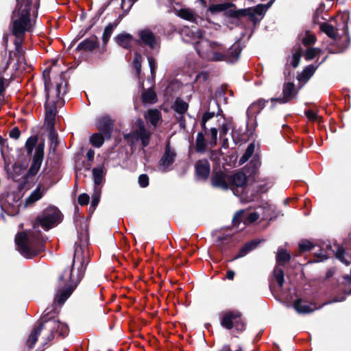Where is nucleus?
Wrapping results in <instances>:
<instances>
[{
    "label": "nucleus",
    "mask_w": 351,
    "mask_h": 351,
    "mask_svg": "<svg viewBox=\"0 0 351 351\" xmlns=\"http://www.w3.org/2000/svg\"><path fill=\"white\" fill-rule=\"evenodd\" d=\"M80 223V226L78 221L76 220L78 239L75 242L72 265L58 274L56 282L57 293L53 304L43 313H48L50 317L45 322V324H49L50 327V333L45 339V343L54 339L56 335L64 338L69 332L67 324L62 323L55 318L59 313L60 309L58 308H61L81 282L89 262L84 256V249L88 246L89 241L88 227L86 223L81 221Z\"/></svg>",
    "instance_id": "1"
},
{
    "label": "nucleus",
    "mask_w": 351,
    "mask_h": 351,
    "mask_svg": "<svg viewBox=\"0 0 351 351\" xmlns=\"http://www.w3.org/2000/svg\"><path fill=\"white\" fill-rule=\"evenodd\" d=\"M63 218L60 210L54 206L45 208L35 219L32 230L23 231L16 234L15 243L19 253L26 258H33L45 250V240L41 231L40 226L48 231L60 223Z\"/></svg>",
    "instance_id": "2"
},
{
    "label": "nucleus",
    "mask_w": 351,
    "mask_h": 351,
    "mask_svg": "<svg viewBox=\"0 0 351 351\" xmlns=\"http://www.w3.org/2000/svg\"><path fill=\"white\" fill-rule=\"evenodd\" d=\"M43 77L46 93L45 117L43 130L44 132H55L57 129L56 127L57 107L62 106L64 104L62 96L66 92L67 82L64 79V72H61L56 76L53 82L51 81L49 70H45Z\"/></svg>",
    "instance_id": "3"
},
{
    "label": "nucleus",
    "mask_w": 351,
    "mask_h": 351,
    "mask_svg": "<svg viewBox=\"0 0 351 351\" xmlns=\"http://www.w3.org/2000/svg\"><path fill=\"white\" fill-rule=\"evenodd\" d=\"M39 0H21L18 2L16 10L12 16L10 28L14 40L15 52L17 56V64L21 66L25 64L24 50L22 46L23 36L26 32L32 30L30 12L33 9L37 10L39 6Z\"/></svg>",
    "instance_id": "4"
},
{
    "label": "nucleus",
    "mask_w": 351,
    "mask_h": 351,
    "mask_svg": "<svg viewBox=\"0 0 351 351\" xmlns=\"http://www.w3.org/2000/svg\"><path fill=\"white\" fill-rule=\"evenodd\" d=\"M219 106L217 99L209 101V108L200 121V125L204 132H234V125L231 120L226 119L219 114Z\"/></svg>",
    "instance_id": "5"
},
{
    "label": "nucleus",
    "mask_w": 351,
    "mask_h": 351,
    "mask_svg": "<svg viewBox=\"0 0 351 351\" xmlns=\"http://www.w3.org/2000/svg\"><path fill=\"white\" fill-rule=\"evenodd\" d=\"M195 49L202 58L207 60L223 61L224 58L223 53L219 51L220 45L205 38L204 36L195 45Z\"/></svg>",
    "instance_id": "6"
},
{
    "label": "nucleus",
    "mask_w": 351,
    "mask_h": 351,
    "mask_svg": "<svg viewBox=\"0 0 351 351\" xmlns=\"http://www.w3.org/2000/svg\"><path fill=\"white\" fill-rule=\"evenodd\" d=\"M220 324L222 328L230 330L234 328L241 332L245 330V322L243 313L238 310H226L221 314Z\"/></svg>",
    "instance_id": "7"
},
{
    "label": "nucleus",
    "mask_w": 351,
    "mask_h": 351,
    "mask_svg": "<svg viewBox=\"0 0 351 351\" xmlns=\"http://www.w3.org/2000/svg\"><path fill=\"white\" fill-rule=\"evenodd\" d=\"M265 101L258 100L251 104L247 110V131L254 132L256 128V115L265 107Z\"/></svg>",
    "instance_id": "8"
},
{
    "label": "nucleus",
    "mask_w": 351,
    "mask_h": 351,
    "mask_svg": "<svg viewBox=\"0 0 351 351\" xmlns=\"http://www.w3.org/2000/svg\"><path fill=\"white\" fill-rule=\"evenodd\" d=\"M140 44L147 46L152 50L158 51L160 40L149 29H143L138 32Z\"/></svg>",
    "instance_id": "9"
},
{
    "label": "nucleus",
    "mask_w": 351,
    "mask_h": 351,
    "mask_svg": "<svg viewBox=\"0 0 351 351\" xmlns=\"http://www.w3.org/2000/svg\"><path fill=\"white\" fill-rule=\"evenodd\" d=\"M181 36L182 40L187 43H191L195 45L199 43L204 36V31L196 27H184L181 31Z\"/></svg>",
    "instance_id": "10"
},
{
    "label": "nucleus",
    "mask_w": 351,
    "mask_h": 351,
    "mask_svg": "<svg viewBox=\"0 0 351 351\" xmlns=\"http://www.w3.org/2000/svg\"><path fill=\"white\" fill-rule=\"evenodd\" d=\"M50 317L48 313H43L40 319L38 320V325L36 326L30 334L27 339L26 340V346L29 348H34L36 343L38 341V338L40 336L41 331L45 328V322L49 320Z\"/></svg>",
    "instance_id": "11"
},
{
    "label": "nucleus",
    "mask_w": 351,
    "mask_h": 351,
    "mask_svg": "<svg viewBox=\"0 0 351 351\" xmlns=\"http://www.w3.org/2000/svg\"><path fill=\"white\" fill-rule=\"evenodd\" d=\"M168 138L165 143V152L160 160H159V165L162 168L163 171H167L169 167L175 162L176 153L175 150L171 147L170 138Z\"/></svg>",
    "instance_id": "12"
},
{
    "label": "nucleus",
    "mask_w": 351,
    "mask_h": 351,
    "mask_svg": "<svg viewBox=\"0 0 351 351\" xmlns=\"http://www.w3.org/2000/svg\"><path fill=\"white\" fill-rule=\"evenodd\" d=\"M195 176L197 180L206 181L210 174V165L206 159H199L195 164Z\"/></svg>",
    "instance_id": "13"
},
{
    "label": "nucleus",
    "mask_w": 351,
    "mask_h": 351,
    "mask_svg": "<svg viewBox=\"0 0 351 351\" xmlns=\"http://www.w3.org/2000/svg\"><path fill=\"white\" fill-rule=\"evenodd\" d=\"M44 157V145L43 144H38L36 147V150L33 156L31 166L28 170L27 174L34 176L38 172Z\"/></svg>",
    "instance_id": "14"
},
{
    "label": "nucleus",
    "mask_w": 351,
    "mask_h": 351,
    "mask_svg": "<svg viewBox=\"0 0 351 351\" xmlns=\"http://www.w3.org/2000/svg\"><path fill=\"white\" fill-rule=\"evenodd\" d=\"M152 134V133H125L123 137L128 144L131 147L135 146L138 141H141L143 147H145L149 144Z\"/></svg>",
    "instance_id": "15"
},
{
    "label": "nucleus",
    "mask_w": 351,
    "mask_h": 351,
    "mask_svg": "<svg viewBox=\"0 0 351 351\" xmlns=\"http://www.w3.org/2000/svg\"><path fill=\"white\" fill-rule=\"evenodd\" d=\"M228 176L229 175L221 170L213 173L210 178L212 186L215 188L228 190L229 189Z\"/></svg>",
    "instance_id": "16"
},
{
    "label": "nucleus",
    "mask_w": 351,
    "mask_h": 351,
    "mask_svg": "<svg viewBox=\"0 0 351 351\" xmlns=\"http://www.w3.org/2000/svg\"><path fill=\"white\" fill-rule=\"evenodd\" d=\"M229 187L235 186L237 188H241L243 191L244 187L247 184V176L243 171H238L232 175H229L228 177Z\"/></svg>",
    "instance_id": "17"
},
{
    "label": "nucleus",
    "mask_w": 351,
    "mask_h": 351,
    "mask_svg": "<svg viewBox=\"0 0 351 351\" xmlns=\"http://www.w3.org/2000/svg\"><path fill=\"white\" fill-rule=\"evenodd\" d=\"M114 122V121L109 115H101L96 119V128L99 132H112Z\"/></svg>",
    "instance_id": "18"
},
{
    "label": "nucleus",
    "mask_w": 351,
    "mask_h": 351,
    "mask_svg": "<svg viewBox=\"0 0 351 351\" xmlns=\"http://www.w3.org/2000/svg\"><path fill=\"white\" fill-rule=\"evenodd\" d=\"M233 236L228 234H222L217 236L215 244L221 253L230 250L232 246Z\"/></svg>",
    "instance_id": "19"
},
{
    "label": "nucleus",
    "mask_w": 351,
    "mask_h": 351,
    "mask_svg": "<svg viewBox=\"0 0 351 351\" xmlns=\"http://www.w3.org/2000/svg\"><path fill=\"white\" fill-rule=\"evenodd\" d=\"M293 307L299 314H309L316 309L314 304L303 301L302 298H297L293 302Z\"/></svg>",
    "instance_id": "20"
},
{
    "label": "nucleus",
    "mask_w": 351,
    "mask_h": 351,
    "mask_svg": "<svg viewBox=\"0 0 351 351\" xmlns=\"http://www.w3.org/2000/svg\"><path fill=\"white\" fill-rule=\"evenodd\" d=\"M294 90V84L291 82L285 84L282 89V96L277 98H272V101H278L280 104H285L291 101L293 98Z\"/></svg>",
    "instance_id": "21"
},
{
    "label": "nucleus",
    "mask_w": 351,
    "mask_h": 351,
    "mask_svg": "<svg viewBox=\"0 0 351 351\" xmlns=\"http://www.w3.org/2000/svg\"><path fill=\"white\" fill-rule=\"evenodd\" d=\"M261 241L258 239H254L245 243L242 247L239 250L237 255H235L232 261L241 258L245 256L252 250H255L260 244Z\"/></svg>",
    "instance_id": "22"
},
{
    "label": "nucleus",
    "mask_w": 351,
    "mask_h": 351,
    "mask_svg": "<svg viewBox=\"0 0 351 351\" xmlns=\"http://www.w3.org/2000/svg\"><path fill=\"white\" fill-rule=\"evenodd\" d=\"M241 52V48L239 43L232 45L228 49L226 54L224 56L223 60L228 62H234L240 56Z\"/></svg>",
    "instance_id": "23"
},
{
    "label": "nucleus",
    "mask_w": 351,
    "mask_h": 351,
    "mask_svg": "<svg viewBox=\"0 0 351 351\" xmlns=\"http://www.w3.org/2000/svg\"><path fill=\"white\" fill-rule=\"evenodd\" d=\"M114 39L120 47L130 49L132 47L133 36L130 34L124 32L117 35Z\"/></svg>",
    "instance_id": "24"
},
{
    "label": "nucleus",
    "mask_w": 351,
    "mask_h": 351,
    "mask_svg": "<svg viewBox=\"0 0 351 351\" xmlns=\"http://www.w3.org/2000/svg\"><path fill=\"white\" fill-rule=\"evenodd\" d=\"M98 45V38L96 36H92L80 43L77 45L76 49L81 51H91L94 49L95 47H97Z\"/></svg>",
    "instance_id": "25"
},
{
    "label": "nucleus",
    "mask_w": 351,
    "mask_h": 351,
    "mask_svg": "<svg viewBox=\"0 0 351 351\" xmlns=\"http://www.w3.org/2000/svg\"><path fill=\"white\" fill-rule=\"evenodd\" d=\"M93 178L94 180L95 187L97 189H100L99 185L101 184L104 177V166L101 165L93 169Z\"/></svg>",
    "instance_id": "26"
},
{
    "label": "nucleus",
    "mask_w": 351,
    "mask_h": 351,
    "mask_svg": "<svg viewBox=\"0 0 351 351\" xmlns=\"http://www.w3.org/2000/svg\"><path fill=\"white\" fill-rule=\"evenodd\" d=\"M42 184L39 183L36 189L34 190L30 195L26 199V204H29L36 202L39 200L43 195V193L47 191V189L43 188L41 191Z\"/></svg>",
    "instance_id": "27"
},
{
    "label": "nucleus",
    "mask_w": 351,
    "mask_h": 351,
    "mask_svg": "<svg viewBox=\"0 0 351 351\" xmlns=\"http://www.w3.org/2000/svg\"><path fill=\"white\" fill-rule=\"evenodd\" d=\"M209 133H197V136L195 141V151L197 153H204L206 149L207 142L205 135Z\"/></svg>",
    "instance_id": "28"
},
{
    "label": "nucleus",
    "mask_w": 351,
    "mask_h": 351,
    "mask_svg": "<svg viewBox=\"0 0 351 351\" xmlns=\"http://www.w3.org/2000/svg\"><path fill=\"white\" fill-rule=\"evenodd\" d=\"M147 123L156 126L161 119L160 112L156 109L149 110L145 115Z\"/></svg>",
    "instance_id": "29"
},
{
    "label": "nucleus",
    "mask_w": 351,
    "mask_h": 351,
    "mask_svg": "<svg viewBox=\"0 0 351 351\" xmlns=\"http://www.w3.org/2000/svg\"><path fill=\"white\" fill-rule=\"evenodd\" d=\"M291 256L290 253L285 249H280L276 254V263L280 266H284L286 263H289Z\"/></svg>",
    "instance_id": "30"
},
{
    "label": "nucleus",
    "mask_w": 351,
    "mask_h": 351,
    "mask_svg": "<svg viewBox=\"0 0 351 351\" xmlns=\"http://www.w3.org/2000/svg\"><path fill=\"white\" fill-rule=\"evenodd\" d=\"M319 65L311 64L307 66L303 71L299 75L298 79L300 81H307L314 74Z\"/></svg>",
    "instance_id": "31"
},
{
    "label": "nucleus",
    "mask_w": 351,
    "mask_h": 351,
    "mask_svg": "<svg viewBox=\"0 0 351 351\" xmlns=\"http://www.w3.org/2000/svg\"><path fill=\"white\" fill-rule=\"evenodd\" d=\"M188 104L180 98H177L173 105V110L178 112L179 115L184 114L188 110Z\"/></svg>",
    "instance_id": "32"
},
{
    "label": "nucleus",
    "mask_w": 351,
    "mask_h": 351,
    "mask_svg": "<svg viewBox=\"0 0 351 351\" xmlns=\"http://www.w3.org/2000/svg\"><path fill=\"white\" fill-rule=\"evenodd\" d=\"M118 22L115 21L114 23H109L104 29L103 35H102V40L104 45H106L108 43L113 31L118 25Z\"/></svg>",
    "instance_id": "33"
},
{
    "label": "nucleus",
    "mask_w": 351,
    "mask_h": 351,
    "mask_svg": "<svg viewBox=\"0 0 351 351\" xmlns=\"http://www.w3.org/2000/svg\"><path fill=\"white\" fill-rule=\"evenodd\" d=\"M321 30L324 32L328 37L336 40L337 38V34L334 27L327 23H323L320 25Z\"/></svg>",
    "instance_id": "34"
},
{
    "label": "nucleus",
    "mask_w": 351,
    "mask_h": 351,
    "mask_svg": "<svg viewBox=\"0 0 351 351\" xmlns=\"http://www.w3.org/2000/svg\"><path fill=\"white\" fill-rule=\"evenodd\" d=\"M104 133H93L90 137V143L95 147H100L104 142ZM110 136L111 133H107Z\"/></svg>",
    "instance_id": "35"
},
{
    "label": "nucleus",
    "mask_w": 351,
    "mask_h": 351,
    "mask_svg": "<svg viewBox=\"0 0 351 351\" xmlns=\"http://www.w3.org/2000/svg\"><path fill=\"white\" fill-rule=\"evenodd\" d=\"M142 101L144 104H154L157 101L156 94L152 89H148L143 93Z\"/></svg>",
    "instance_id": "36"
},
{
    "label": "nucleus",
    "mask_w": 351,
    "mask_h": 351,
    "mask_svg": "<svg viewBox=\"0 0 351 351\" xmlns=\"http://www.w3.org/2000/svg\"><path fill=\"white\" fill-rule=\"evenodd\" d=\"M315 245L308 239H302L298 244L299 253L302 254L311 251Z\"/></svg>",
    "instance_id": "37"
},
{
    "label": "nucleus",
    "mask_w": 351,
    "mask_h": 351,
    "mask_svg": "<svg viewBox=\"0 0 351 351\" xmlns=\"http://www.w3.org/2000/svg\"><path fill=\"white\" fill-rule=\"evenodd\" d=\"M255 145L254 143H251L245 149V153L241 157L239 160V164L243 165L246 162L249 158L253 155L254 152Z\"/></svg>",
    "instance_id": "38"
},
{
    "label": "nucleus",
    "mask_w": 351,
    "mask_h": 351,
    "mask_svg": "<svg viewBox=\"0 0 351 351\" xmlns=\"http://www.w3.org/2000/svg\"><path fill=\"white\" fill-rule=\"evenodd\" d=\"M273 273L274 276L278 282V287L282 288L285 282V274L283 269L276 267Z\"/></svg>",
    "instance_id": "39"
},
{
    "label": "nucleus",
    "mask_w": 351,
    "mask_h": 351,
    "mask_svg": "<svg viewBox=\"0 0 351 351\" xmlns=\"http://www.w3.org/2000/svg\"><path fill=\"white\" fill-rule=\"evenodd\" d=\"M180 18L189 21H194L195 19V15L193 12L189 9H181L178 12V14Z\"/></svg>",
    "instance_id": "40"
},
{
    "label": "nucleus",
    "mask_w": 351,
    "mask_h": 351,
    "mask_svg": "<svg viewBox=\"0 0 351 351\" xmlns=\"http://www.w3.org/2000/svg\"><path fill=\"white\" fill-rule=\"evenodd\" d=\"M337 251L335 252V256L337 259H339L341 262L343 263L346 265H349L350 262L346 260L344 257L345 250L342 246L335 245Z\"/></svg>",
    "instance_id": "41"
},
{
    "label": "nucleus",
    "mask_w": 351,
    "mask_h": 351,
    "mask_svg": "<svg viewBox=\"0 0 351 351\" xmlns=\"http://www.w3.org/2000/svg\"><path fill=\"white\" fill-rule=\"evenodd\" d=\"M100 195L101 189H97V188H94V193L92 195L90 208H93V210L96 209V207L97 206L100 200Z\"/></svg>",
    "instance_id": "42"
},
{
    "label": "nucleus",
    "mask_w": 351,
    "mask_h": 351,
    "mask_svg": "<svg viewBox=\"0 0 351 351\" xmlns=\"http://www.w3.org/2000/svg\"><path fill=\"white\" fill-rule=\"evenodd\" d=\"M38 141V136H31L25 143L27 154H31Z\"/></svg>",
    "instance_id": "43"
},
{
    "label": "nucleus",
    "mask_w": 351,
    "mask_h": 351,
    "mask_svg": "<svg viewBox=\"0 0 351 351\" xmlns=\"http://www.w3.org/2000/svg\"><path fill=\"white\" fill-rule=\"evenodd\" d=\"M141 62L142 56L138 53H135L134 58L133 60V66L136 70V75L139 77L141 69Z\"/></svg>",
    "instance_id": "44"
},
{
    "label": "nucleus",
    "mask_w": 351,
    "mask_h": 351,
    "mask_svg": "<svg viewBox=\"0 0 351 351\" xmlns=\"http://www.w3.org/2000/svg\"><path fill=\"white\" fill-rule=\"evenodd\" d=\"M244 214V211L243 210H239L237 211L232 218V226L235 228H238L239 224L242 221V218Z\"/></svg>",
    "instance_id": "45"
},
{
    "label": "nucleus",
    "mask_w": 351,
    "mask_h": 351,
    "mask_svg": "<svg viewBox=\"0 0 351 351\" xmlns=\"http://www.w3.org/2000/svg\"><path fill=\"white\" fill-rule=\"evenodd\" d=\"M245 173L247 176V178H252L254 181L256 180V177L258 173V169H254V167L248 166V164L245 166Z\"/></svg>",
    "instance_id": "46"
},
{
    "label": "nucleus",
    "mask_w": 351,
    "mask_h": 351,
    "mask_svg": "<svg viewBox=\"0 0 351 351\" xmlns=\"http://www.w3.org/2000/svg\"><path fill=\"white\" fill-rule=\"evenodd\" d=\"M275 0H270L266 5L259 4L254 8V12L257 14H263L274 3Z\"/></svg>",
    "instance_id": "47"
},
{
    "label": "nucleus",
    "mask_w": 351,
    "mask_h": 351,
    "mask_svg": "<svg viewBox=\"0 0 351 351\" xmlns=\"http://www.w3.org/2000/svg\"><path fill=\"white\" fill-rule=\"evenodd\" d=\"M320 51L321 50L317 48H309L306 51L304 57L307 60H311L313 59Z\"/></svg>",
    "instance_id": "48"
},
{
    "label": "nucleus",
    "mask_w": 351,
    "mask_h": 351,
    "mask_svg": "<svg viewBox=\"0 0 351 351\" xmlns=\"http://www.w3.org/2000/svg\"><path fill=\"white\" fill-rule=\"evenodd\" d=\"M323 249L319 250V252H315L313 255V262H322L328 258V256L324 254Z\"/></svg>",
    "instance_id": "49"
},
{
    "label": "nucleus",
    "mask_w": 351,
    "mask_h": 351,
    "mask_svg": "<svg viewBox=\"0 0 351 351\" xmlns=\"http://www.w3.org/2000/svg\"><path fill=\"white\" fill-rule=\"evenodd\" d=\"M77 202L80 206L88 205L90 202V197L87 193H82L78 196Z\"/></svg>",
    "instance_id": "50"
},
{
    "label": "nucleus",
    "mask_w": 351,
    "mask_h": 351,
    "mask_svg": "<svg viewBox=\"0 0 351 351\" xmlns=\"http://www.w3.org/2000/svg\"><path fill=\"white\" fill-rule=\"evenodd\" d=\"M305 114L309 121L315 122L319 121L320 120V117H319V115L313 110H307L305 112Z\"/></svg>",
    "instance_id": "51"
},
{
    "label": "nucleus",
    "mask_w": 351,
    "mask_h": 351,
    "mask_svg": "<svg viewBox=\"0 0 351 351\" xmlns=\"http://www.w3.org/2000/svg\"><path fill=\"white\" fill-rule=\"evenodd\" d=\"M138 184L143 187L145 188L149 185V179L147 174H141L138 177Z\"/></svg>",
    "instance_id": "52"
},
{
    "label": "nucleus",
    "mask_w": 351,
    "mask_h": 351,
    "mask_svg": "<svg viewBox=\"0 0 351 351\" xmlns=\"http://www.w3.org/2000/svg\"><path fill=\"white\" fill-rule=\"evenodd\" d=\"M300 58L301 53L300 51L295 52L293 55L291 61V64L293 66V67L296 68L299 65Z\"/></svg>",
    "instance_id": "53"
},
{
    "label": "nucleus",
    "mask_w": 351,
    "mask_h": 351,
    "mask_svg": "<svg viewBox=\"0 0 351 351\" xmlns=\"http://www.w3.org/2000/svg\"><path fill=\"white\" fill-rule=\"evenodd\" d=\"M229 4H217L213 5L210 7V10L211 12H220L226 10L228 8Z\"/></svg>",
    "instance_id": "54"
},
{
    "label": "nucleus",
    "mask_w": 351,
    "mask_h": 351,
    "mask_svg": "<svg viewBox=\"0 0 351 351\" xmlns=\"http://www.w3.org/2000/svg\"><path fill=\"white\" fill-rule=\"evenodd\" d=\"M315 42V36L309 34H306V36L302 38V43L305 45H309L313 44Z\"/></svg>",
    "instance_id": "55"
},
{
    "label": "nucleus",
    "mask_w": 351,
    "mask_h": 351,
    "mask_svg": "<svg viewBox=\"0 0 351 351\" xmlns=\"http://www.w3.org/2000/svg\"><path fill=\"white\" fill-rule=\"evenodd\" d=\"M186 116L184 114L179 115L178 117V123L180 126V129L182 130H188V128L186 125Z\"/></svg>",
    "instance_id": "56"
},
{
    "label": "nucleus",
    "mask_w": 351,
    "mask_h": 351,
    "mask_svg": "<svg viewBox=\"0 0 351 351\" xmlns=\"http://www.w3.org/2000/svg\"><path fill=\"white\" fill-rule=\"evenodd\" d=\"M225 95V90L222 87H219L215 93V96L217 99H221L223 100L225 102H226L227 99L224 97Z\"/></svg>",
    "instance_id": "57"
},
{
    "label": "nucleus",
    "mask_w": 351,
    "mask_h": 351,
    "mask_svg": "<svg viewBox=\"0 0 351 351\" xmlns=\"http://www.w3.org/2000/svg\"><path fill=\"white\" fill-rule=\"evenodd\" d=\"M261 164V162L259 157L257 155H256L252 158V159L248 163V166L254 167V169H259Z\"/></svg>",
    "instance_id": "58"
},
{
    "label": "nucleus",
    "mask_w": 351,
    "mask_h": 351,
    "mask_svg": "<svg viewBox=\"0 0 351 351\" xmlns=\"http://www.w3.org/2000/svg\"><path fill=\"white\" fill-rule=\"evenodd\" d=\"M221 154L216 151H211L210 154V159L217 164L220 162Z\"/></svg>",
    "instance_id": "59"
},
{
    "label": "nucleus",
    "mask_w": 351,
    "mask_h": 351,
    "mask_svg": "<svg viewBox=\"0 0 351 351\" xmlns=\"http://www.w3.org/2000/svg\"><path fill=\"white\" fill-rule=\"evenodd\" d=\"M258 219H259V215L257 213L254 212V213H251L248 215V216L247 217L246 221L248 223H254L256 221H257Z\"/></svg>",
    "instance_id": "60"
},
{
    "label": "nucleus",
    "mask_w": 351,
    "mask_h": 351,
    "mask_svg": "<svg viewBox=\"0 0 351 351\" xmlns=\"http://www.w3.org/2000/svg\"><path fill=\"white\" fill-rule=\"evenodd\" d=\"M347 16H341V21L342 22V32L343 34H347L348 31V23H347Z\"/></svg>",
    "instance_id": "61"
},
{
    "label": "nucleus",
    "mask_w": 351,
    "mask_h": 351,
    "mask_svg": "<svg viewBox=\"0 0 351 351\" xmlns=\"http://www.w3.org/2000/svg\"><path fill=\"white\" fill-rule=\"evenodd\" d=\"M217 351H243L241 346H239L237 349L232 350L229 344H224L219 348Z\"/></svg>",
    "instance_id": "62"
},
{
    "label": "nucleus",
    "mask_w": 351,
    "mask_h": 351,
    "mask_svg": "<svg viewBox=\"0 0 351 351\" xmlns=\"http://www.w3.org/2000/svg\"><path fill=\"white\" fill-rule=\"evenodd\" d=\"M49 138L51 140L52 143H55V147L58 145V133H49Z\"/></svg>",
    "instance_id": "63"
},
{
    "label": "nucleus",
    "mask_w": 351,
    "mask_h": 351,
    "mask_svg": "<svg viewBox=\"0 0 351 351\" xmlns=\"http://www.w3.org/2000/svg\"><path fill=\"white\" fill-rule=\"evenodd\" d=\"M269 189V187L267 184H259L257 186L256 193H266Z\"/></svg>",
    "instance_id": "64"
}]
</instances>
